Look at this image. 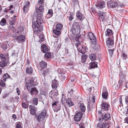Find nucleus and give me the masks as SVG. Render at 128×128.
Listing matches in <instances>:
<instances>
[{"mask_svg":"<svg viewBox=\"0 0 128 128\" xmlns=\"http://www.w3.org/2000/svg\"><path fill=\"white\" fill-rule=\"evenodd\" d=\"M52 106L55 108L56 111L58 112L60 108V104H58V102H52Z\"/></svg>","mask_w":128,"mask_h":128,"instance_id":"11","label":"nucleus"},{"mask_svg":"<svg viewBox=\"0 0 128 128\" xmlns=\"http://www.w3.org/2000/svg\"><path fill=\"white\" fill-rule=\"evenodd\" d=\"M71 84L70 83H69L68 84V85L70 86H71L72 88L68 91V93L69 95L70 94V95L72 96L74 94V92L76 90L74 89V87L70 86V84Z\"/></svg>","mask_w":128,"mask_h":128,"instance_id":"21","label":"nucleus"},{"mask_svg":"<svg viewBox=\"0 0 128 128\" xmlns=\"http://www.w3.org/2000/svg\"><path fill=\"white\" fill-rule=\"evenodd\" d=\"M33 70V69L31 66H28L26 69V72L29 74H31Z\"/></svg>","mask_w":128,"mask_h":128,"instance_id":"25","label":"nucleus"},{"mask_svg":"<svg viewBox=\"0 0 128 128\" xmlns=\"http://www.w3.org/2000/svg\"><path fill=\"white\" fill-rule=\"evenodd\" d=\"M1 48L4 50H5L7 49V46L6 45L3 44L1 46Z\"/></svg>","mask_w":128,"mask_h":128,"instance_id":"50","label":"nucleus"},{"mask_svg":"<svg viewBox=\"0 0 128 128\" xmlns=\"http://www.w3.org/2000/svg\"><path fill=\"white\" fill-rule=\"evenodd\" d=\"M62 102H66L68 106L70 107L74 105V103L72 102L71 99L70 98H68L67 99L65 98L64 96V94H62Z\"/></svg>","mask_w":128,"mask_h":128,"instance_id":"5","label":"nucleus"},{"mask_svg":"<svg viewBox=\"0 0 128 128\" xmlns=\"http://www.w3.org/2000/svg\"><path fill=\"white\" fill-rule=\"evenodd\" d=\"M109 53L110 56H112L114 50H109Z\"/></svg>","mask_w":128,"mask_h":128,"instance_id":"52","label":"nucleus"},{"mask_svg":"<svg viewBox=\"0 0 128 128\" xmlns=\"http://www.w3.org/2000/svg\"><path fill=\"white\" fill-rule=\"evenodd\" d=\"M82 113L81 112L77 113L74 116V120L76 122L80 121L82 116Z\"/></svg>","mask_w":128,"mask_h":128,"instance_id":"10","label":"nucleus"},{"mask_svg":"<svg viewBox=\"0 0 128 128\" xmlns=\"http://www.w3.org/2000/svg\"><path fill=\"white\" fill-rule=\"evenodd\" d=\"M101 106L102 108L105 111L108 110L110 108V106L107 103L102 102Z\"/></svg>","mask_w":128,"mask_h":128,"instance_id":"12","label":"nucleus"},{"mask_svg":"<svg viewBox=\"0 0 128 128\" xmlns=\"http://www.w3.org/2000/svg\"><path fill=\"white\" fill-rule=\"evenodd\" d=\"M23 97L24 100H26L28 99V96L27 94H24L23 96Z\"/></svg>","mask_w":128,"mask_h":128,"instance_id":"48","label":"nucleus"},{"mask_svg":"<svg viewBox=\"0 0 128 128\" xmlns=\"http://www.w3.org/2000/svg\"><path fill=\"white\" fill-rule=\"evenodd\" d=\"M62 75L60 76L61 78H62V80H64L66 78V77L63 75V74L62 73Z\"/></svg>","mask_w":128,"mask_h":128,"instance_id":"58","label":"nucleus"},{"mask_svg":"<svg viewBox=\"0 0 128 128\" xmlns=\"http://www.w3.org/2000/svg\"><path fill=\"white\" fill-rule=\"evenodd\" d=\"M23 28L22 26H20L18 28V31L16 32V34H20L22 33L23 32Z\"/></svg>","mask_w":128,"mask_h":128,"instance_id":"34","label":"nucleus"},{"mask_svg":"<svg viewBox=\"0 0 128 128\" xmlns=\"http://www.w3.org/2000/svg\"><path fill=\"white\" fill-rule=\"evenodd\" d=\"M6 20L5 18H2L0 22V24L2 26H4L6 24Z\"/></svg>","mask_w":128,"mask_h":128,"instance_id":"32","label":"nucleus"},{"mask_svg":"<svg viewBox=\"0 0 128 128\" xmlns=\"http://www.w3.org/2000/svg\"><path fill=\"white\" fill-rule=\"evenodd\" d=\"M70 16L69 17V20L70 21H71L74 18L73 14H70Z\"/></svg>","mask_w":128,"mask_h":128,"instance_id":"53","label":"nucleus"},{"mask_svg":"<svg viewBox=\"0 0 128 128\" xmlns=\"http://www.w3.org/2000/svg\"><path fill=\"white\" fill-rule=\"evenodd\" d=\"M30 62L28 60H27V62L26 63V67L28 66H29V64H30Z\"/></svg>","mask_w":128,"mask_h":128,"instance_id":"59","label":"nucleus"},{"mask_svg":"<svg viewBox=\"0 0 128 128\" xmlns=\"http://www.w3.org/2000/svg\"><path fill=\"white\" fill-rule=\"evenodd\" d=\"M30 4V3L29 2H27L24 4L23 9L24 12L25 13H26L28 11Z\"/></svg>","mask_w":128,"mask_h":128,"instance_id":"15","label":"nucleus"},{"mask_svg":"<svg viewBox=\"0 0 128 128\" xmlns=\"http://www.w3.org/2000/svg\"><path fill=\"white\" fill-rule=\"evenodd\" d=\"M16 92L18 95L20 94V92L18 88H16Z\"/></svg>","mask_w":128,"mask_h":128,"instance_id":"64","label":"nucleus"},{"mask_svg":"<svg viewBox=\"0 0 128 128\" xmlns=\"http://www.w3.org/2000/svg\"><path fill=\"white\" fill-rule=\"evenodd\" d=\"M23 107L24 108H27L28 107V105L24 103H23L22 104Z\"/></svg>","mask_w":128,"mask_h":128,"instance_id":"45","label":"nucleus"},{"mask_svg":"<svg viewBox=\"0 0 128 128\" xmlns=\"http://www.w3.org/2000/svg\"><path fill=\"white\" fill-rule=\"evenodd\" d=\"M50 70L48 69H47L44 71V72L42 73V75L44 76H45L47 74H49Z\"/></svg>","mask_w":128,"mask_h":128,"instance_id":"37","label":"nucleus"},{"mask_svg":"<svg viewBox=\"0 0 128 128\" xmlns=\"http://www.w3.org/2000/svg\"><path fill=\"white\" fill-rule=\"evenodd\" d=\"M113 34L112 31L109 29H107L105 32L106 36H108V38H113Z\"/></svg>","mask_w":128,"mask_h":128,"instance_id":"16","label":"nucleus"},{"mask_svg":"<svg viewBox=\"0 0 128 128\" xmlns=\"http://www.w3.org/2000/svg\"><path fill=\"white\" fill-rule=\"evenodd\" d=\"M95 97L94 96H93L92 97V98L91 99V100L92 101V102L93 103H94L95 102Z\"/></svg>","mask_w":128,"mask_h":128,"instance_id":"56","label":"nucleus"},{"mask_svg":"<svg viewBox=\"0 0 128 128\" xmlns=\"http://www.w3.org/2000/svg\"><path fill=\"white\" fill-rule=\"evenodd\" d=\"M98 63L95 62H92L89 64L90 66L88 67V68L90 69L91 68H94L97 67Z\"/></svg>","mask_w":128,"mask_h":128,"instance_id":"19","label":"nucleus"},{"mask_svg":"<svg viewBox=\"0 0 128 128\" xmlns=\"http://www.w3.org/2000/svg\"><path fill=\"white\" fill-rule=\"evenodd\" d=\"M58 94L56 92H54L52 90L49 93L50 96L51 98L53 96H57Z\"/></svg>","mask_w":128,"mask_h":128,"instance_id":"33","label":"nucleus"},{"mask_svg":"<svg viewBox=\"0 0 128 128\" xmlns=\"http://www.w3.org/2000/svg\"><path fill=\"white\" fill-rule=\"evenodd\" d=\"M125 98L126 104L128 105V96H126Z\"/></svg>","mask_w":128,"mask_h":128,"instance_id":"54","label":"nucleus"},{"mask_svg":"<svg viewBox=\"0 0 128 128\" xmlns=\"http://www.w3.org/2000/svg\"><path fill=\"white\" fill-rule=\"evenodd\" d=\"M25 80L26 82V86L29 92H30L32 96L34 94L36 96L38 94V91L36 88H31L32 86L38 84V83L36 82V79H34L33 78L28 77L26 78Z\"/></svg>","mask_w":128,"mask_h":128,"instance_id":"1","label":"nucleus"},{"mask_svg":"<svg viewBox=\"0 0 128 128\" xmlns=\"http://www.w3.org/2000/svg\"><path fill=\"white\" fill-rule=\"evenodd\" d=\"M7 64V63L4 61H2L0 62V67L3 68Z\"/></svg>","mask_w":128,"mask_h":128,"instance_id":"35","label":"nucleus"},{"mask_svg":"<svg viewBox=\"0 0 128 128\" xmlns=\"http://www.w3.org/2000/svg\"><path fill=\"white\" fill-rule=\"evenodd\" d=\"M96 6L98 8L102 9L105 7V3L102 0H98Z\"/></svg>","mask_w":128,"mask_h":128,"instance_id":"9","label":"nucleus"},{"mask_svg":"<svg viewBox=\"0 0 128 128\" xmlns=\"http://www.w3.org/2000/svg\"><path fill=\"white\" fill-rule=\"evenodd\" d=\"M82 112H84L86 110V107L84 104H80L79 106Z\"/></svg>","mask_w":128,"mask_h":128,"instance_id":"27","label":"nucleus"},{"mask_svg":"<svg viewBox=\"0 0 128 128\" xmlns=\"http://www.w3.org/2000/svg\"><path fill=\"white\" fill-rule=\"evenodd\" d=\"M75 45L76 46H77L78 47V50L79 52L83 54H84L85 53L84 48H83L82 46H80L79 44H78V43H76Z\"/></svg>","mask_w":128,"mask_h":128,"instance_id":"14","label":"nucleus"},{"mask_svg":"<svg viewBox=\"0 0 128 128\" xmlns=\"http://www.w3.org/2000/svg\"><path fill=\"white\" fill-rule=\"evenodd\" d=\"M48 14L52 15V16L53 15L52 11V10H49L48 11Z\"/></svg>","mask_w":128,"mask_h":128,"instance_id":"57","label":"nucleus"},{"mask_svg":"<svg viewBox=\"0 0 128 128\" xmlns=\"http://www.w3.org/2000/svg\"><path fill=\"white\" fill-rule=\"evenodd\" d=\"M71 81L72 82H74L76 81L75 79L74 78H73L72 77L70 78Z\"/></svg>","mask_w":128,"mask_h":128,"instance_id":"63","label":"nucleus"},{"mask_svg":"<svg viewBox=\"0 0 128 128\" xmlns=\"http://www.w3.org/2000/svg\"><path fill=\"white\" fill-rule=\"evenodd\" d=\"M98 128H104V124L103 122L99 123L97 125Z\"/></svg>","mask_w":128,"mask_h":128,"instance_id":"39","label":"nucleus"},{"mask_svg":"<svg viewBox=\"0 0 128 128\" xmlns=\"http://www.w3.org/2000/svg\"><path fill=\"white\" fill-rule=\"evenodd\" d=\"M46 112L45 110L42 111L38 115H36V121L38 122L44 121L46 116Z\"/></svg>","mask_w":128,"mask_h":128,"instance_id":"3","label":"nucleus"},{"mask_svg":"<svg viewBox=\"0 0 128 128\" xmlns=\"http://www.w3.org/2000/svg\"><path fill=\"white\" fill-rule=\"evenodd\" d=\"M112 38H107L106 40V45L109 48H111L114 44V42Z\"/></svg>","mask_w":128,"mask_h":128,"instance_id":"8","label":"nucleus"},{"mask_svg":"<svg viewBox=\"0 0 128 128\" xmlns=\"http://www.w3.org/2000/svg\"><path fill=\"white\" fill-rule=\"evenodd\" d=\"M107 4L108 6L110 8H114L116 7L118 4L116 2H113L110 1L108 2Z\"/></svg>","mask_w":128,"mask_h":128,"instance_id":"13","label":"nucleus"},{"mask_svg":"<svg viewBox=\"0 0 128 128\" xmlns=\"http://www.w3.org/2000/svg\"><path fill=\"white\" fill-rule=\"evenodd\" d=\"M40 40L41 42H43L44 40V38L43 34H40L39 36Z\"/></svg>","mask_w":128,"mask_h":128,"instance_id":"44","label":"nucleus"},{"mask_svg":"<svg viewBox=\"0 0 128 128\" xmlns=\"http://www.w3.org/2000/svg\"><path fill=\"white\" fill-rule=\"evenodd\" d=\"M88 36L90 40L91 41L92 40V41L93 44H95L96 41V39L93 34L91 32H90L88 33Z\"/></svg>","mask_w":128,"mask_h":128,"instance_id":"7","label":"nucleus"},{"mask_svg":"<svg viewBox=\"0 0 128 128\" xmlns=\"http://www.w3.org/2000/svg\"><path fill=\"white\" fill-rule=\"evenodd\" d=\"M108 96V93L106 89H104L102 93V97L104 99H106Z\"/></svg>","mask_w":128,"mask_h":128,"instance_id":"20","label":"nucleus"},{"mask_svg":"<svg viewBox=\"0 0 128 128\" xmlns=\"http://www.w3.org/2000/svg\"><path fill=\"white\" fill-rule=\"evenodd\" d=\"M0 56L1 59L3 61H4L6 60V56L4 54H0Z\"/></svg>","mask_w":128,"mask_h":128,"instance_id":"40","label":"nucleus"},{"mask_svg":"<svg viewBox=\"0 0 128 128\" xmlns=\"http://www.w3.org/2000/svg\"><path fill=\"white\" fill-rule=\"evenodd\" d=\"M80 128H84V123L83 122L80 123L79 124Z\"/></svg>","mask_w":128,"mask_h":128,"instance_id":"51","label":"nucleus"},{"mask_svg":"<svg viewBox=\"0 0 128 128\" xmlns=\"http://www.w3.org/2000/svg\"><path fill=\"white\" fill-rule=\"evenodd\" d=\"M104 128H108L109 127V124L107 123L104 124Z\"/></svg>","mask_w":128,"mask_h":128,"instance_id":"60","label":"nucleus"},{"mask_svg":"<svg viewBox=\"0 0 128 128\" xmlns=\"http://www.w3.org/2000/svg\"><path fill=\"white\" fill-rule=\"evenodd\" d=\"M58 82L56 80H53L52 82V88L56 89L57 86Z\"/></svg>","mask_w":128,"mask_h":128,"instance_id":"24","label":"nucleus"},{"mask_svg":"<svg viewBox=\"0 0 128 128\" xmlns=\"http://www.w3.org/2000/svg\"><path fill=\"white\" fill-rule=\"evenodd\" d=\"M110 114L108 113L105 114L104 115H102V119L100 118V120H101L102 119V120H104V121L110 119Z\"/></svg>","mask_w":128,"mask_h":128,"instance_id":"18","label":"nucleus"},{"mask_svg":"<svg viewBox=\"0 0 128 128\" xmlns=\"http://www.w3.org/2000/svg\"><path fill=\"white\" fill-rule=\"evenodd\" d=\"M0 84L2 87H4L5 84L3 81L1 80L0 82Z\"/></svg>","mask_w":128,"mask_h":128,"instance_id":"47","label":"nucleus"},{"mask_svg":"<svg viewBox=\"0 0 128 128\" xmlns=\"http://www.w3.org/2000/svg\"><path fill=\"white\" fill-rule=\"evenodd\" d=\"M45 56L47 58H49L51 57V54L50 52H48L45 54Z\"/></svg>","mask_w":128,"mask_h":128,"instance_id":"42","label":"nucleus"},{"mask_svg":"<svg viewBox=\"0 0 128 128\" xmlns=\"http://www.w3.org/2000/svg\"><path fill=\"white\" fill-rule=\"evenodd\" d=\"M90 59L91 61L94 60L96 58V56L95 54H90L89 56Z\"/></svg>","mask_w":128,"mask_h":128,"instance_id":"26","label":"nucleus"},{"mask_svg":"<svg viewBox=\"0 0 128 128\" xmlns=\"http://www.w3.org/2000/svg\"><path fill=\"white\" fill-rule=\"evenodd\" d=\"M16 20V18L13 19L10 22V23H9V25H14L15 24Z\"/></svg>","mask_w":128,"mask_h":128,"instance_id":"43","label":"nucleus"},{"mask_svg":"<svg viewBox=\"0 0 128 128\" xmlns=\"http://www.w3.org/2000/svg\"><path fill=\"white\" fill-rule=\"evenodd\" d=\"M75 39L76 41H78L79 42L78 44L80 43V42H82V37L80 35L77 36L76 38Z\"/></svg>","mask_w":128,"mask_h":128,"instance_id":"30","label":"nucleus"},{"mask_svg":"<svg viewBox=\"0 0 128 128\" xmlns=\"http://www.w3.org/2000/svg\"><path fill=\"white\" fill-rule=\"evenodd\" d=\"M52 16V15L49 14H47L46 16V18H50Z\"/></svg>","mask_w":128,"mask_h":128,"instance_id":"62","label":"nucleus"},{"mask_svg":"<svg viewBox=\"0 0 128 128\" xmlns=\"http://www.w3.org/2000/svg\"><path fill=\"white\" fill-rule=\"evenodd\" d=\"M88 56L86 54H85L83 56H82L81 57L82 62H84L86 61V60L87 58L88 57Z\"/></svg>","mask_w":128,"mask_h":128,"instance_id":"36","label":"nucleus"},{"mask_svg":"<svg viewBox=\"0 0 128 128\" xmlns=\"http://www.w3.org/2000/svg\"><path fill=\"white\" fill-rule=\"evenodd\" d=\"M32 28L35 30L37 32L43 30V27L42 24L43 23V19L40 16H38L36 20L34 23L32 22Z\"/></svg>","mask_w":128,"mask_h":128,"instance_id":"2","label":"nucleus"},{"mask_svg":"<svg viewBox=\"0 0 128 128\" xmlns=\"http://www.w3.org/2000/svg\"><path fill=\"white\" fill-rule=\"evenodd\" d=\"M37 12L38 14H41L44 12V8L42 5H40L36 9Z\"/></svg>","mask_w":128,"mask_h":128,"instance_id":"23","label":"nucleus"},{"mask_svg":"<svg viewBox=\"0 0 128 128\" xmlns=\"http://www.w3.org/2000/svg\"><path fill=\"white\" fill-rule=\"evenodd\" d=\"M106 16L105 13L104 12H100V17L102 19V21L104 20L105 17Z\"/></svg>","mask_w":128,"mask_h":128,"instance_id":"29","label":"nucleus"},{"mask_svg":"<svg viewBox=\"0 0 128 128\" xmlns=\"http://www.w3.org/2000/svg\"><path fill=\"white\" fill-rule=\"evenodd\" d=\"M16 128H22L21 123L20 122L18 123L16 126Z\"/></svg>","mask_w":128,"mask_h":128,"instance_id":"46","label":"nucleus"},{"mask_svg":"<svg viewBox=\"0 0 128 128\" xmlns=\"http://www.w3.org/2000/svg\"><path fill=\"white\" fill-rule=\"evenodd\" d=\"M33 104L35 105H36L38 104V98H34L33 100Z\"/></svg>","mask_w":128,"mask_h":128,"instance_id":"41","label":"nucleus"},{"mask_svg":"<svg viewBox=\"0 0 128 128\" xmlns=\"http://www.w3.org/2000/svg\"><path fill=\"white\" fill-rule=\"evenodd\" d=\"M48 51V49L46 47H43L42 51L44 53H46Z\"/></svg>","mask_w":128,"mask_h":128,"instance_id":"49","label":"nucleus"},{"mask_svg":"<svg viewBox=\"0 0 128 128\" xmlns=\"http://www.w3.org/2000/svg\"><path fill=\"white\" fill-rule=\"evenodd\" d=\"M38 3L40 4H44V2L43 0H40L39 1Z\"/></svg>","mask_w":128,"mask_h":128,"instance_id":"61","label":"nucleus"},{"mask_svg":"<svg viewBox=\"0 0 128 128\" xmlns=\"http://www.w3.org/2000/svg\"><path fill=\"white\" fill-rule=\"evenodd\" d=\"M30 108H31L30 110V113L32 114H34L36 112V108L34 106L30 105Z\"/></svg>","mask_w":128,"mask_h":128,"instance_id":"22","label":"nucleus"},{"mask_svg":"<svg viewBox=\"0 0 128 128\" xmlns=\"http://www.w3.org/2000/svg\"><path fill=\"white\" fill-rule=\"evenodd\" d=\"M122 57L124 59H125L127 57L126 55L124 53H123L122 54Z\"/></svg>","mask_w":128,"mask_h":128,"instance_id":"55","label":"nucleus"},{"mask_svg":"<svg viewBox=\"0 0 128 128\" xmlns=\"http://www.w3.org/2000/svg\"><path fill=\"white\" fill-rule=\"evenodd\" d=\"M76 17L78 19L80 20H82V14L78 11L77 12Z\"/></svg>","mask_w":128,"mask_h":128,"instance_id":"31","label":"nucleus"},{"mask_svg":"<svg viewBox=\"0 0 128 128\" xmlns=\"http://www.w3.org/2000/svg\"><path fill=\"white\" fill-rule=\"evenodd\" d=\"M41 68L46 67L47 66V63L44 61H42L39 64Z\"/></svg>","mask_w":128,"mask_h":128,"instance_id":"28","label":"nucleus"},{"mask_svg":"<svg viewBox=\"0 0 128 128\" xmlns=\"http://www.w3.org/2000/svg\"><path fill=\"white\" fill-rule=\"evenodd\" d=\"M72 27L74 29L75 32L74 34H77L78 33L80 30V28L79 23L78 22H74L72 24ZM74 30H72V32L74 31Z\"/></svg>","mask_w":128,"mask_h":128,"instance_id":"6","label":"nucleus"},{"mask_svg":"<svg viewBox=\"0 0 128 128\" xmlns=\"http://www.w3.org/2000/svg\"><path fill=\"white\" fill-rule=\"evenodd\" d=\"M15 38L17 41L19 42H23L25 39V37L21 34L20 36H16Z\"/></svg>","mask_w":128,"mask_h":128,"instance_id":"17","label":"nucleus"},{"mask_svg":"<svg viewBox=\"0 0 128 128\" xmlns=\"http://www.w3.org/2000/svg\"><path fill=\"white\" fill-rule=\"evenodd\" d=\"M3 77L4 78L3 80L5 81L6 79L10 78V76L8 74L6 73L3 75Z\"/></svg>","mask_w":128,"mask_h":128,"instance_id":"38","label":"nucleus"},{"mask_svg":"<svg viewBox=\"0 0 128 128\" xmlns=\"http://www.w3.org/2000/svg\"><path fill=\"white\" fill-rule=\"evenodd\" d=\"M63 27L62 25L60 24H58L56 26L55 30H54L53 32L54 34L56 35L57 36H54H54L55 38H57L58 35H60L61 33L60 30H62Z\"/></svg>","mask_w":128,"mask_h":128,"instance_id":"4","label":"nucleus"}]
</instances>
